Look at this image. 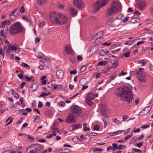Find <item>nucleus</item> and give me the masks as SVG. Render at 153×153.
Segmentation results:
<instances>
[{
  "mask_svg": "<svg viewBox=\"0 0 153 153\" xmlns=\"http://www.w3.org/2000/svg\"><path fill=\"white\" fill-rule=\"evenodd\" d=\"M118 97L120 100L130 103L133 100V94L131 89L128 87L124 86L119 89V91L117 93Z\"/></svg>",
  "mask_w": 153,
  "mask_h": 153,
  "instance_id": "1",
  "label": "nucleus"
},
{
  "mask_svg": "<svg viewBox=\"0 0 153 153\" xmlns=\"http://www.w3.org/2000/svg\"><path fill=\"white\" fill-rule=\"evenodd\" d=\"M50 19L53 23L61 25L67 23L68 20L64 15L53 12L50 13Z\"/></svg>",
  "mask_w": 153,
  "mask_h": 153,
  "instance_id": "2",
  "label": "nucleus"
},
{
  "mask_svg": "<svg viewBox=\"0 0 153 153\" xmlns=\"http://www.w3.org/2000/svg\"><path fill=\"white\" fill-rule=\"evenodd\" d=\"M122 5L120 2L115 1H113L111 4V7L106 12V17L109 18L114 13L119 11Z\"/></svg>",
  "mask_w": 153,
  "mask_h": 153,
  "instance_id": "3",
  "label": "nucleus"
},
{
  "mask_svg": "<svg viewBox=\"0 0 153 153\" xmlns=\"http://www.w3.org/2000/svg\"><path fill=\"white\" fill-rule=\"evenodd\" d=\"M24 27L22 24L18 22L14 24L9 28V32L12 35L16 34L23 31Z\"/></svg>",
  "mask_w": 153,
  "mask_h": 153,
  "instance_id": "4",
  "label": "nucleus"
},
{
  "mask_svg": "<svg viewBox=\"0 0 153 153\" xmlns=\"http://www.w3.org/2000/svg\"><path fill=\"white\" fill-rule=\"evenodd\" d=\"M43 149L41 145L39 144L32 145L26 149L27 153H38L42 150Z\"/></svg>",
  "mask_w": 153,
  "mask_h": 153,
  "instance_id": "5",
  "label": "nucleus"
},
{
  "mask_svg": "<svg viewBox=\"0 0 153 153\" xmlns=\"http://www.w3.org/2000/svg\"><path fill=\"white\" fill-rule=\"evenodd\" d=\"M108 3V0H99L96 1L95 4L94 5V12H96L100 10V8L104 7Z\"/></svg>",
  "mask_w": 153,
  "mask_h": 153,
  "instance_id": "6",
  "label": "nucleus"
},
{
  "mask_svg": "<svg viewBox=\"0 0 153 153\" xmlns=\"http://www.w3.org/2000/svg\"><path fill=\"white\" fill-rule=\"evenodd\" d=\"M71 112L73 113L76 117H80L82 114V111L80 107L77 105H74L71 108Z\"/></svg>",
  "mask_w": 153,
  "mask_h": 153,
  "instance_id": "7",
  "label": "nucleus"
},
{
  "mask_svg": "<svg viewBox=\"0 0 153 153\" xmlns=\"http://www.w3.org/2000/svg\"><path fill=\"white\" fill-rule=\"evenodd\" d=\"M95 97L92 93H88L86 97V102L89 106H91L93 102L92 100L95 98Z\"/></svg>",
  "mask_w": 153,
  "mask_h": 153,
  "instance_id": "8",
  "label": "nucleus"
},
{
  "mask_svg": "<svg viewBox=\"0 0 153 153\" xmlns=\"http://www.w3.org/2000/svg\"><path fill=\"white\" fill-rule=\"evenodd\" d=\"M75 117L73 113H70L65 120V122L68 123H76Z\"/></svg>",
  "mask_w": 153,
  "mask_h": 153,
  "instance_id": "9",
  "label": "nucleus"
},
{
  "mask_svg": "<svg viewBox=\"0 0 153 153\" xmlns=\"http://www.w3.org/2000/svg\"><path fill=\"white\" fill-rule=\"evenodd\" d=\"M51 129L52 131V133L54 136L56 135V132H59L58 128L57 123H53V125L51 127Z\"/></svg>",
  "mask_w": 153,
  "mask_h": 153,
  "instance_id": "10",
  "label": "nucleus"
},
{
  "mask_svg": "<svg viewBox=\"0 0 153 153\" xmlns=\"http://www.w3.org/2000/svg\"><path fill=\"white\" fill-rule=\"evenodd\" d=\"M73 4L75 7L79 8L84 7V4L82 0H74Z\"/></svg>",
  "mask_w": 153,
  "mask_h": 153,
  "instance_id": "11",
  "label": "nucleus"
},
{
  "mask_svg": "<svg viewBox=\"0 0 153 153\" xmlns=\"http://www.w3.org/2000/svg\"><path fill=\"white\" fill-rule=\"evenodd\" d=\"M137 77L139 81L142 82L145 81L146 78L145 75L142 74H140L139 71L137 72Z\"/></svg>",
  "mask_w": 153,
  "mask_h": 153,
  "instance_id": "12",
  "label": "nucleus"
},
{
  "mask_svg": "<svg viewBox=\"0 0 153 153\" xmlns=\"http://www.w3.org/2000/svg\"><path fill=\"white\" fill-rule=\"evenodd\" d=\"M151 108L149 107H146L144 108L143 110L141 111L139 115L141 116H143L146 114L150 111Z\"/></svg>",
  "mask_w": 153,
  "mask_h": 153,
  "instance_id": "13",
  "label": "nucleus"
},
{
  "mask_svg": "<svg viewBox=\"0 0 153 153\" xmlns=\"http://www.w3.org/2000/svg\"><path fill=\"white\" fill-rule=\"evenodd\" d=\"M18 10V8L14 9L12 12L9 13V16H13L15 17H17L19 15L20 12L19 10L17 11Z\"/></svg>",
  "mask_w": 153,
  "mask_h": 153,
  "instance_id": "14",
  "label": "nucleus"
},
{
  "mask_svg": "<svg viewBox=\"0 0 153 153\" xmlns=\"http://www.w3.org/2000/svg\"><path fill=\"white\" fill-rule=\"evenodd\" d=\"M56 77L58 79L62 78L64 76V72L61 70H58L56 73Z\"/></svg>",
  "mask_w": 153,
  "mask_h": 153,
  "instance_id": "15",
  "label": "nucleus"
},
{
  "mask_svg": "<svg viewBox=\"0 0 153 153\" xmlns=\"http://www.w3.org/2000/svg\"><path fill=\"white\" fill-rule=\"evenodd\" d=\"M140 21L139 19L138 18L137 15H134L131 17V23H134L136 22H139Z\"/></svg>",
  "mask_w": 153,
  "mask_h": 153,
  "instance_id": "16",
  "label": "nucleus"
},
{
  "mask_svg": "<svg viewBox=\"0 0 153 153\" xmlns=\"http://www.w3.org/2000/svg\"><path fill=\"white\" fill-rule=\"evenodd\" d=\"M65 51L67 54H71L72 53V50L71 47L69 45H66L65 47Z\"/></svg>",
  "mask_w": 153,
  "mask_h": 153,
  "instance_id": "17",
  "label": "nucleus"
},
{
  "mask_svg": "<svg viewBox=\"0 0 153 153\" xmlns=\"http://www.w3.org/2000/svg\"><path fill=\"white\" fill-rule=\"evenodd\" d=\"M69 9L71 11V14L72 16H76L77 13V11L73 7H69Z\"/></svg>",
  "mask_w": 153,
  "mask_h": 153,
  "instance_id": "18",
  "label": "nucleus"
},
{
  "mask_svg": "<svg viewBox=\"0 0 153 153\" xmlns=\"http://www.w3.org/2000/svg\"><path fill=\"white\" fill-rule=\"evenodd\" d=\"M48 0H36V2L38 5L39 6H42L46 3Z\"/></svg>",
  "mask_w": 153,
  "mask_h": 153,
  "instance_id": "19",
  "label": "nucleus"
},
{
  "mask_svg": "<svg viewBox=\"0 0 153 153\" xmlns=\"http://www.w3.org/2000/svg\"><path fill=\"white\" fill-rule=\"evenodd\" d=\"M137 4L140 9H142L146 5L145 2L144 1H141L139 3Z\"/></svg>",
  "mask_w": 153,
  "mask_h": 153,
  "instance_id": "20",
  "label": "nucleus"
},
{
  "mask_svg": "<svg viewBox=\"0 0 153 153\" xmlns=\"http://www.w3.org/2000/svg\"><path fill=\"white\" fill-rule=\"evenodd\" d=\"M85 81V80L83 79H81L79 81L80 84L83 86L82 89V90H84L87 88L88 87V85H84L83 82Z\"/></svg>",
  "mask_w": 153,
  "mask_h": 153,
  "instance_id": "21",
  "label": "nucleus"
},
{
  "mask_svg": "<svg viewBox=\"0 0 153 153\" xmlns=\"http://www.w3.org/2000/svg\"><path fill=\"white\" fill-rule=\"evenodd\" d=\"M100 110L101 112L107 111L106 105L105 104H102L101 105Z\"/></svg>",
  "mask_w": 153,
  "mask_h": 153,
  "instance_id": "22",
  "label": "nucleus"
},
{
  "mask_svg": "<svg viewBox=\"0 0 153 153\" xmlns=\"http://www.w3.org/2000/svg\"><path fill=\"white\" fill-rule=\"evenodd\" d=\"M82 125L79 124H75L73 125L72 128L73 130L78 129L79 128L82 127Z\"/></svg>",
  "mask_w": 153,
  "mask_h": 153,
  "instance_id": "23",
  "label": "nucleus"
},
{
  "mask_svg": "<svg viewBox=\"0 0 153 153\" xmlns=\"http://www.w3.org/2000/svg\"><path fill=\"white\" fill-rule=\"evenodd\" d=\"M11 117H10L6 120V122H7L9 120H10L9 121V122L8 123L6 124V126H8V125L12 123L13 121V119H11Z\"/></svg>",
  "mask_w": 153,
  "mask_h": 153,
  "instance_id": "24",
  "label": "nucleus"
},
{
  "mask_svg": "<svg viewBox=\"0 0 153 153\" xmlns=\"http://www.w3.org/2000/svg\"><path fill=\"white\" fill-rule=\"evenodd\" d=\"M101 38H97V39L94 41V43L97 45H98L101 43Z\"/></svg>",
  "mask_w": 153,
  "mask_h": 153,
  "instance_id": "25",
  "label": "nucleus"
},
{
  "mask_svg": "<svg viewBox=\"0 0 153 153\" xmlns=\"http://www.w3.org/2000/svg\"><path fill=\"white\" fill-rule=\"evenodd\" d=\"M126 146L125 145H120L117 148V149H125Z\"/></svg>",
  "mask_w": 153,
  "mask_h": 153,
  "instance_id": "26",
  "label": "nucleus"
},
{
  "mask_svg": "<svg viewBox=\"0 0 153 153\" xmlns=\"http://www.w3.org/2000/svg\"><path fill=\"white\" fill-rule=\"evenodd\" d=\"M101 114L105 118H108V114L107 112H102L101 113Z\"/></svg>",
  "mask_w": 153,
  "mask_h": 153,
  "instance_id": "27",
  "label": "nucleus"
},
{
  "mask_svg": "<svg viewBox=\"0 0 153 153\" xmlns=\"http://www.w3.org/2000/svg\"><path fill=\"white\" fill-rule=\"evenodd\" d=\"M103 33L102 31H100L98 32L97 34V35L98 36V38H101L102 37V36H103Z\"/></svg>",
  "mask_w": 153,
  "mask_h": 153,
  "instance_id": "28",
  "label": "nucleus"
},
{
  "mask_svg": "<svg viewBox=\"0 0 153 153\" xmlns=\"http://www.w3.org/2000/svg\"><path fill=\"white\" fill-rule=\"evenodd\" d=\"M112 121L116 123L119 125L121 123V122L116 118H114L113 120Z\"/></svg>",
  "mask_w": 153,
  "mask_h": 153,
  "instance_id": "29",
  "label": "nucleus"
},
{
  "mask_svg": "<svg viewBox=\"0 0 153 153\" xmlns=\"http://www.w3.org/2000/svg\"><path fill=\"white\" fill-rule=\"evenodd\" d=\"M8 46L9 48H10L12 51H15L16 50L17 48L16 47L14 46H11V45H8Z\"/></svg>",
  "mask_w": 153,
  "mask_h": 153,
  "instance_id": "30",
  "label": "nucleus"
},
{
  "mask_svg": "<svg viewBox=\"0 0 153 153\" xmlns=\"http://www.w3.org/2000/svg\"><path fill=\"white\" fill-rule=\"evenodd\" d=\"M38 54L39 56H37L38 58L41 59L43 57L44 55L42 53L40 52Z\"/></svg>",
  "mask_w": 153,
  "mask_h": 153,
  "instance_id": "31",
  "label": "nucleus"
},
{
  "mask_svg": "<svg viewBox=\"0 0 153 153\" xmlns=\"http://www.w3.org/2000/svg\"><path fill=\"white\" fill-rule=\"evenodd\" d=\"M103 150L102 149L100 148H94L93 150V151L95 152V151H99V152H102Z\"/></svg>",
  "mask_w": 153,
  "mask_h": 153,
  "instance_id": "32",
  "label": "nucleus"
},
{
  "mask_svg": "<svg viewBox=\"0 0 153 153\" xmlns=\"http://www.w3.org/2000/svg\"><path fill=\"white\" fill-rule=\"evenodd\" d=\"M21 66L22 67H28L29 69H30V66L27 64L25 63H22L21 64Z\"/></svg>",
  "mask_w": 153,
  "mask_h": 153,
  "instance_id": "33",
  "label": "nucleus"
},
{
  "mask_svg": "<svg viewBox=\"0 0 153 153\" xmlns=\"http://www.w3.org/2000/svg\"><path fill=\"white\" fill-rule=\"evenodd\" d=\"M114 21V20L112 18L109 19L107 22V24L108 25H111L112 24V22Z\"/></svg>",
  "mask_w": 153,
  "mask_h": 153,
  "instance_id": "34",
  "label": "nucleus"
},
{
  "mask_svg": "<svg viewBox=\"0 0 153 153\" xmlns=\"http://www.w3.org/2000/svg\"><path fill=\"white\" fill-rule=\"evenodd\" d=\"M86 69V67L85 65H83L82 66L81 68H80V70L82 72H84V71Z\"/></svg>",
  "mask_w": 153,
  "mask_h": 153,
  "instance_id": "35",
  "label": "nucleus"
},
{
  "mask_svg": "<svg viewBox=\"0 0 153 153\" xmlns=\"http://www.w3.org/2000/svg\"><path fill=\"white\" fill-rule=\"evenodd\" d=\"M39 27H42L45 25V22H39V23H38Z\"/></svg>",
  "mask_w": 153,
  "mask_h": 153,
  "instance_id": "36",
  "label": "nucleus"
},
{
  "mask_svg": "<svg viewBox=\"0 0 153 153\" xmlns=\"http://www.w3.org/2000/svg\"><path fill=\"white\" fill-rule=\"evenodd\" d=\"M58 104L61 106H64L65 105V103L63 101H60L58 102Z\"/></svg>",
  "mask_w": 153,
  "mask_h": 153,
  "instance_id": "37",
  "label": "nucleus"
},
{
  "mask_svg": "<svg viewBox=\"0 0 153 153\" xmlns=\"http://www.w3.org/2000/svg\"><path fill=\"white\" fill-rule=\"evenodd\" d=\"M4 30V33L5 34H7L8 32V27L7 26H5L3 27V29Z\"/></svg>",
  "mask_w": 153,
  "mask_h": 153,
  "instance_id": "38",
  "label": "nucleus"
},
{
  "mask_svg": "<svg viewBox=\"0 0 153 153\" xmlns=\"http://www.w3.org/2000/svg\"><path fill=\"white\" fill-rule=\"evenodd\" d=\"M144 135L143 134H142L138 138H137L136 139H137L138 141H140L143 139L144 137Z\"/></svg>",
  "mask_w": 153,
  "mask_h": 153,
  "instance_id": "39",
  "label": "nucleus"
},
{
  "mask_svg": "<svg viewBox=\"0 0 153 153\" xmlns=\"http://www.w3.org/2000/svg\"><path fill=\"white\" fill-rule=\"evenodd\" d=\"M102 120H103V121L104 122V127L105 128H106V126H107V123L106 120L104 118H102Z\"/></svg>",
  "mask_w": 153,
  "mask_h": 153,
  "instance_id": "40",
  "label": "nucleus"
},
{
  "mask_svg": "<svg viewBox=\"0 0 153 153\" xmlns=\"http://www.w3.org/2000/svg\"><path fill=\"white\" fill-rule=\"evenodd\" d=\"M118 64H119L117 62H115L113 63L112 67L113 68H115L118 66Z\"/></svg>",
  "mask_w": 153,
  "mask_h": 153,
  "instance_id": "41",
  "label": "nucleus"
},
{
  "mask_svg": "<svg viewBox=\"0 0 153 153\" xmlns=\"http://www.w3.org/2000/svg\"><path fill=\"white\" fill-rule=\"evenodd\" d=\"M51 114V112L50 110H48L45 113V115L47 116H48L50 115Z\"/></svg>",
  "mask_w": 153,
  "mask_h": 153,
  "instance_id": "42",
  "label": "nucleus"
},
{
  "mask_svg": "<svg viewBox=\"0 0 153 153\" xmlns=\"http://www.w3.org/2000/svg\"><path fill=\"white\" fill-rule=\"evenodd\" d=\"M62 85H55L53 88V89L57 88H59L60 89L62 88Z\"/></svg>",
  "mask_w": 153,
  "mask_h": 153,
  "instance_id": "43",
  "label": "nucleus"
},
{
  "mask_svg": "<svg viewBox=\"0 0 153 153\" xmlns=\"http://www.w3.org/2000/svg\"><path fill=\"white\" fill-rule=\"evenodd\" d=\"M22 18L24 19V20H25L28 22H30V19L28 18L27 17H26V16H23L22 17Z\"/></svg>",
  "mask_w": 153,
  "mask_h": 153,
  "instance_id": "44",
  "label": "nucleus"
},
{
  "mask_svg": "<svg viewBox=\"0 0 153 153\" xmlns=\"http://www.w3.org/2000/svg\"><path fill=\"white\" fill-rule=\"evenodd\" d=\"M138 63H141L142 64V66H143L144 65H145V64H146V62H144L143 60H140V61H139L138 62Z\"/></svg>",
  "mask_w": 153,
  "mask_h": 153,
  "instance_id": "45",
  "label": "nucleus"
},
{
  "mask_svg": "<svg viewBox=\"0 0 153 153\" xmlns=\"http://www.w3.org/2000/svg\"><path fill=\"white\" fill-rule=\"evenodd\" d=\"M78 140V137L77 136L74 137L72 139L73 141L75 142H77Z\"/></svg>",
  "mask_w": 153,
  "mask_h": 153,
  "instance_id": "46",
  "label": "nucleus"
},
{
  "mask_svg": "<svg viewBox=\"0 0 153 153\" xmlns=\"http://www.w3.org/2000/svg\"><path fill=\"white\" fill-rule=\"evenodd\" d=\"M124 131V130L118 131H117L114 132L112 134H114L116 135V134H119L121 133L122 131H122Z\"/></svg>",
  "mask_w": 153,
  "mask_h": 153,
  "instance_id": "47",
  "label": "nucleus"
},
{
  "mask_svg": "<svg viewBox=\"0 0 153 153\" xmlns=\"http://www.w3.org/2000/svg\"><path fill=\"white\" fill-rule=\"evenodd\" d=\"M99 126L98 125H95L94 127V130L98 131L99 129Z\"/></svg>",
  "mask_w": 153,
  "mask_h": 153,
  "instance_id": "48",
  "label": "nucleus"
},
{
  "mask_svg": "<svg viewBox=\"0 0 153 153\" xmlns=\"http://www.w3.org/2000/svg\"><path fill=\"white\" fill-rule=\"evenodd\" d=\"M40 40V38L39 37H36L35 39V41L36 43L39 42Z\"/></svg>",
  "mask_w": 153,
  "mask_h": 153,
  "instance_id": "49",
  "label": "nucleus"
},
{
  "mask_svg": "<svg viewBox=\"0 0 153 153\" xmlns=\"http://www.w3.org/2000/svg\"><path fill=\"white\" fill-rule=\"evenodd\" d=\"M100 54L102 56H104V51L103 50H101L99 52Z\"/></svg>",
  "mask_w": 153,
  "mask_h": 153,
  "instance_id": "50",
  "label": "nucleus"
},
{
  "mask_svg": "<svg viewBox=\"0 0 153 153\" xmlns=\"http://www.w3.org/2000/svg\"><path fill=\"white\" fill-rule=\"evenodd\" d=\"M132 150L135 152H141L142 151L139 149H137L136 148H133Z\"/></svg>",
  "mask_w": 153,
  "mask_h": 153,
  "instance_id": "51",
  "label": "nucleus"
},
{
  "mask_svg": "<svg viewBox=\"0 0 153 153\" xmlns=\"http://www.w3.org/2000/svg\"><path fill=\"white\" fill-rule=\"evenodd\" d=\"M133 134H129L127 135V136L125 137V139L126 140H127L129 138H130L132 136Z\"/></svg>",
  "mask_w": 153,
  "mask_h": 153,
  "instance_id": "52",
  "label": "nucleus"
},
{
  "mask_svg": "<svg viewBox=\"0 0 153 153\" xmlns=\"http://www.w3.org/2000/svg\"><path fill=\"white\" fill-rule=\"evenodd\" d=\"M77 72L76 71L75 69H74L73 71H71L70 72V74H75Z\"/></svg>",
  "mask_w": 153,
  "mask_h": 153,
  "instance_id": "53",
  "label": "nucleus"
},
{
  "mask_svg": "<svg viewBox=\"0 0 153 153\" xmlns=\"http://www.w3.org/2000/svg\"><path fill=\"white\" fill-rule=\"evenodd\" d=\"M103 63H105V61H101L100 62L97 64V65L99 66L102 65H103Z\"/></svg>",
  "mask_w": 153,
  "mask_h": 153,
  "instance_id": "54",
  "label": "nucleus"
},
{
  "mask_svg": "<svg viewBox=\"0 0 153 153\" xmlns=\"http://www.w3.org/2000/svg\"><path fill=\"white\" fill-rule=\"evenodd\" d=\"M90 136H97L98 135V133H95L94 132H91L90 133Z\"/></svg>",
  "mask_w": 153,
  "mask_h": 153,
  "instance_id": "55",
  "label": "nucleus"
},
{
  "mask_svg": "<svg viewBox=\"0 0 153 153\" xmlns=\"http://www.w3.org/2000/svg\"><path fill=\"white\" fill-rule=\"evenodd\" d=\"M42 105L43 104H42V102H41L39 101V102L38 104V107H39V108H41L42 106Z\"/></svg>",
  "mask_w": 153,
  "mask_h": 153,
  "instance_id": "56",
  "label": "nucleus"
},
{
  "mask_svg": "<svg viewBox=\"0 0 153 153\" xmlns=\"http://www.w3.org/2000/svg\"><path fill=\"white\" fill-rule=\"evenodd\" d=\"M129 17L128 16H127L125 17V19L123 20V22L124 23L126 22H127L128 19Z\"/></svg>",
  "mask_w": 153,
  "mask_h": 153,
  "instance_id": "57",
  "label": "nucleus"
},
{
  "mask_svg": "<svg viewBox=\"0 0 153 153\" xmlns=\"http://www.w3.org/2000/svg\"><path fill=\"white\" fill-rule=\"evenodd\" d=\"M78 60L79 61H82V57L80 55H78L77 57Z\"/></svg>",
  "mask_w": 153,
  "mask_h": 153,
  "instance_id": "58",
  "label": "nucleus"
},
{
  "mask_svg": "<svg viewBox=\"0 0 153 153\" xmlns=\"http://www.w3.org/2000/svg\"><path fill=\"white\" fill-rule=\"evenodd\" d=\"M25 78L26 80V81L27 82L29 81H30L32 79V77H28L27 76L25 77Z\"/></svg>",
  "mask_w": 153,
  "mask_h": 153,
  "instance_id": "59",
  "label": "nucleus"
},
{
  "mask_svg": "<svg viewBox=\"0 0 153 153\" xmlns=\"http://www.w3.org/2000/svg\"><path fill=\"white\" fill-rule=\"evenodd\" d=\"M128 117V115L123 116V121H125L127 119V117Z\"/></svg>",
  "mask_w": 153,
  "mask_h": 153,
  "instance_id": "60",
  "label": "nucleus"
},
{
  "mask_svg": "<svg viewBox=\"0 0 153 153\" xmlns=\"http://www.w3.org/2000/svg\"><path fill=\"white\" fill-rule=\"evenodd\" d=\"M70 59L73 63H74L75 62V58H70Z\"/></svg>",
  "mask_w": 153,
  "mask_h": 153,
  "instance_id": "61",
  "label": "nucleus"
},
{
  "mask_svg": "<svg viewBox=\"0 0 153 153\" xmlns=\"http://www.w3.org/2000/svg\"><path fill=\"white\" fill-rule=\"evenodd\" d=\"M58 6L59 7L61 8V9H63L64 6L62 4H61L59 3H58Z\"/></svg>",
  "mask_w": 153,
  "mask_h": 153,
  "instance_id": "62",
  "label": "nucleus"
},
{
  "mask_svg": "<svg viewBox=\"0 0 153 153\" xmlns=\"http://www.w3.org/2000/svg\"><path fill=\"white\" fill-rule=\"evenodd\" d=\"M25 9L23 6H22L20 10V11L22 13H24L25 12Z\"/></svg>",
  "mask_w": 153,
  "mask_h": 153,
  "instance_id": "63",
  "label": "nucleus"
},
{
  "mask_svg": "<svg viewBox=\"0 0 153 153\" xmlns=\"http://www.w3.org/2000/svg\"><path fill=\"white\" fill-rule=\"evenodd\" d=\"M130 55V53L128 52H126V53H124L123 55L125 57H128Z\"/></svg>",
  "mask_w": 153,
  "mask_h": 153,
  "instance_id": "64",
  "label": "nucleus"
}]
</instances>
